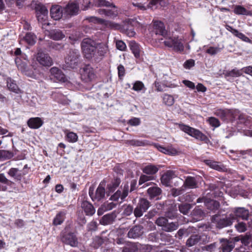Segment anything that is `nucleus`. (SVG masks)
<instances>
[{
    "mask_svg": "<svg viewBox=\"0 0 252 252\" xmlns=\"http://www.w3.org/2000/svg\"><path fill=\"white\" fill-rule=\"evenodd\" d=\"M126 143V144L134 146H144L149 144L148 141H141L137 139L127 140Z\"/></svg>",
    "mask_w": 252,
    "mask_h": 252,
    "instance_id": "nucleus-37",
    "label": "nucleus"
},
{
    "mask_svg": "<svg viewBox=\"0 0 252 252\" xmlns=\"http://www.w3.org/2000/svg\"><path fill=\"white\" fill-rule=\"evenodd\" d=\"M242 69L238 70L236 68L233 69L231 71H227L225 74V76L226 77H237L240 76L242 75Z\"/></svg>",
    "mask_w": 252,
    "mask_h": 252,
    "instance_id": "nucleus-45",
    "label": "nucleus"
},
{
    "mask_svg": "<svg viewBox=\"0 0 252 252\" xmlns=\"http://www.w3.org/2000/svg\"><path fill=\"white\" fill-rule=\"evenodd\" d=\"M81 47L85 57L89 60H93L97 58L95 55L96 43L91 38H85L81 43Z\"/></svg>",
    "mask_w": 252,
    "mask_h": 252,
    "instance_id": "nucleus-2",
    "label": "nucleus"
},
{
    "mask_svg": "<svg viewBox=\"0 0 252 252\" xmlns=\"http://www.w3.org/2000/svg\"><path fill=\"white\" fill-rule=\"evenodd\" d=\"M13 157V154L5 150H0V161L9 159Z\"/></svg>",
    "mask_w": 252,
    "mask_h": 252,
    "instance_id": "nucleus-46",
    "label": "nucleus"
},
{
    "mask_svg": "<svg viewBox=\"0 0 252 252\" xmlns=\"http://www.w3.org/2000/svg\"><path fill=\"white\" fill-rule=\"evenodd\" d=\"M220 243L221 245L220 249L222 252H230L235 247V243L232 240L222 239L220 240Z\"/></svg>",
    "mask_w": 252,
    "mask_h": 252,
    "instance_id": "nucleus-22",
    "label": "nucleus"
},
{
    "mask_svg": "<svg viewBox=\"0 0 252 252\" xmlns=\"http://www.w3.org/2000/svg\"><path fill=\"white\" fill-rule=\"evenodd\" d=\"M152 179V177L151 176H148L146 175H142L140 176L139 180V184L142 185V184H143L147 181H150Z\"/></svg>",
    "mask_w": 252,
    "mask_h": 252,
    "instance_id": "nucleus-63",
    "label": "nucleus"
},
{
    "mask_svg": "<svg viewBox=\"0 0 252 252\" xmlns=\"http://www.w3.org/2000/svg\"><path fill=\"white\" fill-rule=\"evenodd\" d=\"M143 227L141 225H135L131 228L127 233L129 238H137L141 236L143 233Z\"/></svg>",
    "mask_w": 252,
    "mask_h": 252,
    "instance_id": "nucleus-25",
    "label": "nucleus"
},
{
    "mask_svg": "<svg viewBox=\"0 0 252 252\" xmlns=\"http://www.w3.org/2000/svg\"><path fill=\"white\" fill-rule=\"evenodd\" d=\"M130 49L134 56L138 58L140 57V49L138 44L136 43H131L130 44Z\"/></svg>",
    "mask_w": 252,
    "mask_h": 252,
    "instance_id": "nucleus-48",
    "label": "nucleus"
},
{
    "mask_svg": "<svg viewBox=\"0 0 252 252\" xmlns=\"http://www.w3.org/2000/svg\"><path fill=\"white\" fill-rule=\"evenodd\" d=\"M154 30L156 34L162 35L164 37L167 35V32L165 30L164 24L160 21L154 22Z\"/></svg>",
    "mask_w": 252,
    "mask_h": 252,
    "instance_id": "nucleus-21",
    "label": "nucleus"
},
{
    "mask_svg": "<svg viewBox=\"0 0 252 252\" xmlns=\"http://www.w3.org/2000/svg\"><path fill=\"white\" fill-rule=\"evenodd\" d=\"M150 206V202L144 198L139 199L136 208L134 210V215L135 217L139 218L143 216Z\"/></svg>",
    "mask_w": 252,
    "mask_h": 252,
    "instance_id": "nucleus-7",
    "label": "nucleus"
},
{
    "mask_svg": "<svg viewBox=\"0 0 252 252\" xmlns=\"http://www.w3.org/2000/svg\"><path fill=\"white\" fill-rule=\"evenodd\" d=\"M235 227L237 230L239 232H243L247 230L246 224L243 222H239L235 225Z\"/></svg>",
    "mask_w": 252,
    "mask_h": 252,
    "instance_id": "nucleus-59",
    "label": "nucleus"
},
{
    "mask_svg": "<svg viewBox=\"0 0 252 252\" xmlns=\"http://www.w3.org/2000/svg\"><path fill=\"white\" fill-rule=\"evenodd\" d=\"M20 40L19 41L21 44L22 41H25L28 44L32 45L36 42V36L32 32L26 33L25 36H22L21 35H19Z\"/></svg>",
    "mask_w": 252,
    "mask_h": 252,
    "instance_id": "nucleus-28",
    "label": "nucleus"
},
{
    "mask_svg": "<svg viewBox=\"0 0 252 252\" xmlns=\"http://www.w3.org/2000/svg\"><path fill=\"white\" fill-rule=\"evenodd\" d=\"M182 188L184 189H195L197 188V181L195 177L188 176L184 182Z\"/></svg>",
    "mask_w": 252,
    "mask_h": 252,
    "instance_id": "nucleus-27",
    "label": "nucleus"
},
{
    "mask_svg": "<svg viewBox=\"0 0 252 252\" xmlns=\"http://www.w3.org/2000/svg\"><path fill=\"white\" fill-rule=\"evenodd\" d=\"M163 43L166 46L172 48L177 52H182L184 49V46L181 39L178 38L169 37L166 38Z\"/></svg>",
    "mask_w": 252,
    "mask_h": 252,
    "instance_id": "nucleus-8",
    "label": "nucleus"
},
{
    "mask_svg": "<svg viewBox=\"0 0 252 252\" xmlns=\"http://www.w3.org/2000/svg\"><path fill=\"white\" fill-rule=\"evenodd\" d=\"M204 162L211 168L216 170L220 171L224 169V166L222 164H219L218 162L210 159H206L204 160Z\"/></svg>",
    "mask_w": 252,
    "mask_h": 252,
    "instance_id": "nucleus-32",
    "label": "nucleus"
},
{
    "mask_svg": "<svg viewBox=\"0 0 252 252\" xmlns=\"http://www.w3.org/2000/svg\"><path fill=\"white\" fill-rule=\"evenodd\" d=\"M139 249V244L131 243L125 247V252H137Z\"/></svg>",
    "mask_w": 252,
    "mask_h": 252,
    "instance_id": "nucleus-49",
    "label": "nucleus"
},
{
    "mask_svg": "<svg viewBox=\"0 0 252 252\" xmlns=\"http://www.w3.org/2000/svg\"><path fill=\"white\" fill-rule=\"evenodd\" d=\"M51 73L59 81L65 82L66 78L64 74L57 67H52L50 69Z\"/></svg>",
    "mask_w": 252,
    "mask_h": 252,
    "instance_id": "nucleus-31",
    "label": "nucleus"
},
{
    "mask_svg": "<svg viewBox=\"0 0 252 252\" xmlns=\"http://www.w3.org/2000/svg\"><path fill=\"white\" fill-rule=\"evenodd\" d=\"M158 170V168L155 165L149 164L142 168L143 173L150 175L156 174Z\"/></svg>",
    "mask_w": 252,
    "mask_h": 252,
    "instance_id": "nucleus-33",
    "label": "nucleus"
},
{
    "mask_svg": "<svg viewBox=\"0 0 252 252\" xmlns=\"http://www.w3.org/2000/svg\"><path fill=\"white\" fill-rule=\"evenodd\" d=\"M51 38L55 40H59L63 39L65 35L59 30H56L51 31L50 33Z\"/></svg>",
    "mask_w": 252,
    "mask_h": 252,
    "instance_id": "nucleus-36",
    "label": "nucleus"
},
{
    "mask_svg": "<svg viewBox=\"0 0 252 252\" xmlns=\"http://www.w3.org/2000/svg\"><path fill=\"white\" fill-rule=\"evenodd\" d=\"M235 36L240 38L241 39H242L243 41H244L245 42L252 43V41L249 38H248L247 36H246L243 33L240 32L238 31L235 34Z\"/></svg>",
    "mask_w": 252,
    "mask_h": 252,
    "instance_id": "nucleus-61",
    "label": "nucleus"
},
{
    "mask_svg": "<svg viewBox=\"0 0 252 252\" xmlns=\"http://www.w3.org/2000/svg\"><path fill=\"white\" fill-rule=\"evenodd\" d=\"M235 219L236 218H240L244 220H248L251 215L249 211L243 207H238L234 208V210Z\"/></svg>",
    "mask_w": 252,
    "mask_h": 252,
    "instance_id": "nucleus-19",
    "label": "nucleus"
},
{
    "mask_svg": "<svg viewBox=\"0 0 252 252\" xmlns=\"http://www.w3.org/2000/svg\"><path fill=\"white\" fill-rule=\"evenodd\" d=\"M156 223L157 225L162 227V229L166 232H172L176 230L179 226L178 222H169L165 217H160L158 218Z\"/></svg>",
    "mask_w": 252,
    "mask_h": 252,
    "instance_id": "nucleus-5",
    "label": "nucleus"
},
{
    "mask_svg": "<svg viewBox=\"0 0 252 252\" xmlns=\"http://www.w3.org/2000/svg\"><path fill=\"white\" fill-rule=\"evenodd\" d=\"M139 249L141 252H150L152 249V247L149 245H141L139 244Z\"/></svg>",
    "mask_w": 252,
    "mask_h": 252,
    "instance_id": "nucleus-62",
    "label": "nucleus"
},
{
    "mask_svg": "<svg viewBox=\"0 0 252 252\" xmlns=\"http://www.w3.org/2000/svg\"><path fill=\"white\" fill-rule=\"evenodd\" d=\"M231 113V111L228 109H219L216 110L214 114L215 115L220 117L221 119L225 120L226 117Z\"/></svg>",
    "mask_w": 252,
    "mask_h": 252,
    "instance_id": "nucleus-39",
    "label": "nucleus"
},
{
    "mask_svg": "<svg viewBox=\"0 0 252 252\" xmlns=\"http://www.w3.org/2000/svg\"><path fill=\"white\" fill-rule=\"evenodd\" d=\"M177 209L175 205L171 206L166 212V216L169 219H173L177 216Z\"/></svg>",
    "mask_w": 252,
    "mask_h": 252,
    "instance_id": "nucleus-42",
    "label": "nucleus"
},
{
    "mask_svg": "<svg viewBox=\"0 0 252 252\" xmlns=\"http://www.w3.org/2000/svg\"><path fill=\"white\" fill-rule=\"evenodd\" d=\"M117 204L113 202H109L108 201L103 203L97 210V215L98 216L102 215L104 212L110 211L116 207Z\"/></svg>",
    "mask_w": 252,
    "mask_h": 252,
    "instance_id": "nucleus-23",
    "label": "nucleus"
},
{
    "mask_svg": "<svg viewBox=\"0 0 252 252\" xmlns=\"http://www.w3.org/2000/svg\"><path fill=\"white\" fill-rule=\"evenodd\" d=\"M36 60L40 64L43 66H50L53 64L52 60L50 57L42 52H38L37 54Z\"/></svg>",
    "mask_w": 252,
    "mask_h": 252,
    "instance_id": "nucleus-16",
    "label": "nucleus"
},
{
    "mask_svg": "<svg viewBox=\"0 0 252 252\" xmlns=\"http://www.w3.org/2000/svg\"><path fill=\"white\" fill-rule=\"evenodd\" d=\"M133 212L134 213L133 208L131 205L127 204L123 206V215L128 216Z\"/></svg>",
    "mask_w": 252,
    "mask_h": 252,
    "instance_id": "nucleus-53",
    "label": "nucleus"
},
{
    "mask_svg": "<svg viewBox=\"0 0 252 252\" xmlns=\"http://www.w3.org/2000/svg\"><path fill=\"white\" fill-rule=\"evenodd\" d=\"M142 24L139 23L135 19H129L127 21H126L121 28V32L126 33L129 37H133L135 34L133 27L140 26H142Z\"/></svg>",
    "mask_w": 252,
    "mask_h": 252,
    "instance_id": "nucleus-6",
    "label": "nucleus"
},
{
    "mask_svg": "<svg viewBox=\"0 0 252 252\" xmlns=\"http://www.w3.org/2000/svg\"><path fill=\"white\" fill-rule=\"evenodd\" d=\"M220 48L219 47H210L206 50V53L210 55L213 56L220 52Z\"/></svg>",
    "mask_w": 252,
    "mask_h": 252,
    "instance_id": "nucleus-57",
    "label": "nucleus"
},
{
    "mask_svg": "<svg viewBox=\"0 0 252 252\" xmlns=\"http://www.w3.org/2000/svg\"><path fill=\"white\" fill-rule=\"evenodd\" d=\"M206 206L211 210H215L219 209L220 207L219 202L214 200H210L206 203Z\"/></svg>",
    "mask_w": 252,
    "mask_h": 252,
    "instance_id": "nucleus-43",
    "label": "nucleus"
},
{
    "mask_svg": "<svg viewBox=\"0 0 252 252\" xmlns=\"http://www.w3.org/2000/svg\"><path fill=\"white\" fill-rule=\"evenodd\" d=\"M64 9V18H67L71 16L76 15L79 11V6L76 3H68Z\"/></svg>",
    "mask_w": 252,
    "mask_h": 252,
    "instance_id": "nucleus-14",
    "label": "nucleus"
},
{
    "mask_svg": "<svg viewBox=\"0 0 252 252\" xmlns=\"http://www.w3.org/2000/svg\"><path fill=\"white\" fill-rule=\"evenodd\" d=\"M66 138L68 142L74 143L77 141L78 136L74 132H68L66 134Z\"/></svg>",
    "mask_w": 252,
    "mask_h": 252,
    "instance_id": "nucleus-52",
    "label": "nucleus"
},
{
    "mask_svg": "<svg viewBox=\"0 0 252 252\" xmlns=\"http://www.w3.org/2000/svg\"><path fill=\"white\" fill-rule=\"evenodd\" d=\"M208 121L210 125L217 127L220 126V123L219 120L215 117L209 118Z\"/></svg>",
    "mask_w": 252,
    "mask_h": 252,
    "instance_id": "nucleus-60",
    "label": "nucleus"
},
{
    "mask_svg": "<svg viewBox=\"0 0 252 252\" xmlns=\"http://www.w3.org/2000/svg\"><path fill=\"white\" fill-rule=\"evenodd\" d=\"M91 21L96 23L104 24L108 28L114 30H121L122 27L119 24L111 21H106L102 19L98 18L96 17H92Z\"/></svg>",
    "mask_w": 252,
    "mask_h": 252,
    "instance_id": "nucleus-17",
    "label": "nucleus"
},
{
    "mask_svg": "<svg viewBox=\"0 0 252 252\" xmlns=\"http://www.w3.org/2000/svg\"><path fill=\"white\" fill-rule=\"evenodd\" d=\"M96 77L94 68L90 65H85L81 71V77L85 82H90L93 81Z\"/></svg>",
    "mask_w": 252,
    "mask_h": 252,
    "instance_id": "nucleus-9",
    "label": "nucleus"
},
{
    "mask_svg": "<svg viewBox=\"0 0 252 252\" xmlns=\"http://www.w3.org/2000/svg\"><path fill=\"white\" fill-rule=\"evenodd\" d=\"M47 15L48 13H43L36 15L38 21L40 22L43 25H49V23L47 21Z\"/></svg>",
    "mask_w": 252,
    "mask_h": 252,
    "instance_id": "nucleus-54",
    "label": "nucleus"
},
{
    "mask_svg": "<svg viewBox=\"0 0 252 252\" xmlns=\"http://www.w3.org/2000/svg\"><path fill=\"white\" fill-rule=\"evenodd\" d=\"M179 128L189 135L201 141L207 142L208 140L207 136L199 130L183 124H177Z\"/></svg>",
    "mask_w": 252,
    "mask_h": 252,
    "instance_id": "nucleus-4",
    "label": "nucleus"
},
{
    "mask_svg": "<svg viewBox=\"0 0 252 252\" xmlns=\"http://www.w3.org/2000/svg\"><path fill=\"white\" fill-rule=\"evenodd\" d=\"M177 176L176 171L167 170L162 175L160 178L161 182L166 187L170 186L171 180L177 178Z\"/></svg>",
    "mask_w": 252,
    "mask_h": 252,
    "instance_id": "nucleus-13",
    "label": "nucleus"
},
{
    "mask_svg": "<svg viewBox=\"0 0 252 252\" xmlns=\"http://www.w3.org/2000/svg\"><path fill=\"white\" fill-rule=\"evenodd\" d=\"M163 0H151L147 6L148 8L152 9L156 8L157 7V5L158 3L161 6H163L165 5Z\"/></svg>",
    "mask_w": 252,
    "mask_h": 252,
    "instance_id": "nucleus-50",
    "label": "nucleus"
},
{
    "mask_svg": "<svg viewBox=\"0 0 252 252\" xmlns=\"http://www.w3.org/2000/svg\"><path fill=\"white\" fill-rule=\"evenodd\" d=\"M121 182V181L120 178H115L110 184L108 185L107 188L109 191L110 192H113L119 187Z\"/></svg>",
    "mask_w": 252,
    "mask_h": 252,
    "instance_id": "nucleus-40",
    "label": "nucleus"
},
{
    "mask_svg": "<svg viewBox=\"0 0 252 252\" xmlns=\"http://www.w3.org/2000/svg\"><path fill=\"white\" fill-rule=\"evenodd\" d=\"M50 15L52 18L55 20H58L62 17H64L63 8L58 5L52 6L50 9Z\"/></svg>",
    "mask_w": 252,
    "mask_h": 252,
    "instance_id": "nucleus-18",
    "label": "nucleus"
},
{
    "mask_svg": "<svg viewBox=\"0 0 252 252\" xmlns=\"http://www.w3.org/2000/svg\"><path fill=\"white\" fill-rule=\"evenodd\" d=\"M77 4L83 10H86L91 5V0H77Z\"/></svg>",
    "mask_w": 252,
    "mask_h": 252,
    "instance_id": "nucleus-41",
    "label": "nucleus"
},
{
    "mask_svg": "<svg viewBox=\"0 0 252 252\" xmlns=\"http://www.w3.org/2000/svg\"><path fill=\"white\" fill-rule=\"evenodd\" d=\"M137 181L136 180H132L130 183V192L133 191L136 189ZM129 192V186L127 183L124 184L123 186L118 189L110 198V200L114 201H118L121 200L123 202L126 197L128 195Z\"/></svg>",
    "mask_w": 252,
    "mask_h": 252,
    "instance_id": "nucleus-1",
    "label": "nucleus"
},
{
    "mask_svg": "<svg viewBox=\"0 0 252 252\" xmlns=\"http://www.w3.org/2000/svg\"><path fill=\"white\" fill-rule=\"evenodd\" d=\"M204 237L207 238V237L205 235L202 236L195 234L191 235L187 241L186 244L189 247L194 246L199 243L200 241H204Z\"/></svg>",
    "mask_w": 252,
    "mask_h": 252,
    "instance_id": "nucleus-26",
    "label": "nucleus"
},
{
    "mask_svg": "<svg viewBox=\"0 0 252 252\" xmlns=\"http://www.w3.org/2000/svg\"><path fill=\"white\" fill-rule=\"evenodd\" d=\"M95 6L99 7V6H110L111 4L110 3L109 1H106V0H96L94 1V3ZM112 5H113L112 4Z\"/></svg>",
    "mask_w": 252,
    "mask_h": 252,
    "instance_id": "nucleus-58",
    "label": "nucleus"
},
{
    "mask_svg": "<svg viewBox=\"0 0 252 252\" xmlns=\"http://www.w3.org/2000/svg\"><path fill=\"white\" fill-rule=\"evenodd\" d=\"M61 237V240L63 243L73 247L77 246V238L73 233L63 232Z\"/></svg>",
    "mask_w": 252,
    "mask_h": 252,
    "instance_id": "nucleus-11",
    "label": "nucleus"
},
{
    "mask_svg": "<svg viewBox=\"0 0 252 252\" xmlns=\"http://www.w3.org/2000/svg\"><path fill=\"white\" fill-rule=\"evenodd\" d=\"M64 220V215L63 213H58L55 218L53 223L56 225H60Z\"/></svg>",
    "mask_w": 252,
    "mask_h": 252,
    "instance_id": "nucleus-55",
    "label": "nucleus"
},
{
    "mask_svg": "<svg viewBox=\"0 0 252 252\" xmlns=\"http://www.w3.org/2000/svg\"><path fill=\"white\" fill-rule=\"evenodd\" d=\"M81 207L88 216H92L95 213V210L94 207L91 203L87 201L82 202Z\"/></svg>",
    "mask_w": 252,
    "mask_h": 252,
    "instance_id": "nucleus-30",
    "label": "nucleus"
},
{
    "mask_svg": "<svg viewBox=\"0 0 252 252\" xmlns=\"http://www.w3.org/2000/svg\"><path fill=\"white\" fill-rule=\"evenodd\" d=\"M108 50V46L106 43H96L95 55L97 58H94V61L97 62L101 60L105 54L107 52Z\"/></svg>",
    "mask_w": 252,
    "mask_h": 252,
    "instance_id": "nucleus-15",
    "label": "nucleus"
},
{
    "mask_svg": "<svg viewBox=\"0 0 252 252\" xmlns=\"http://www.w3.org/2000/svg\"><path fill=\"white\" fill-rule=\"evenodd\" d=\"M234 12L239 15H252L251 12L247 10L245 8L240 5H237L235 7Z\"/></svg>",
    "mask_w": 252,
    "mask_h": 252,
    "instance_id": "nucleus-38",
    "label": "nucleus"
},
{
    "mask_svg": "<svg viewBox=\"0 0 252 252\" xmlns=\"http://www.w3.org/2000/svg\"><path fill=\"white\" fill-rule=\"evenodd\" d=\"M24 61L22 62L21 63L18 64V67L22 72L24 73L28 76L31 77L33 78H35V75L33 73L32 70H30L27 66V61L26 58L24 57Z\"/></svg>",
    "mask_w": 252,
    "mask_h": 252,
    "instance_id": "nucleus-24",
    "label": "nucleus"
},
{
    "mask_svg": "<svg viewBox=\"0 0 252 252\" xmlns=\"http://www.w3.org/2000/svg\"><path fill=\"white\" fill-rule=\"evenodd\" d=\"M28 126L33 129L39 128L43 124V121L40 118L35 117L30 118L27 122Z\"/></svg>",
    "mask_w": 252,
    "mask_h": 252,
    "instance_id": "nucleus-29",
    "label": "nucleus"
},
{
    "mask_svg": "<svg viewBox=\"0 0 252 252\" xmlns=\"http://www.w3.org/2000/svg\"><path fill=\"white\" fill-rule=\"evenodd\" d=\"M147 192L150 197L153 198L160 195L161 193V189L158 187L153 186L148 189Z\"/></svg>",
    "mask_w": 252,
    "mask_h": 252,
    "instance_id": "nucleus-35",
    "label": "nucleus"
},
{
    "mask_svg": "<svg viewBox=\"0 0 252 252\" xmlns=\"http://www.w3.org/2000/svg\"><path fill=\"white\" fill-rule=\"evenodd\" d=\"M191 208V206L189 204H183L179 206V210L180 212L184 215L188 214Z\"/></svg>",
    "mask_w": 252,
    "mask_h": 252,
    "instance_id": "nucleus-51",
    "label": "nucleus"
},
{
    "mask_svg": "<svg viewBox=\"0 0 252 252\" xmlns=\"http://www.w3.org/2000/svg\"><path fill=\"white\" fill-rule=\"evenodd\" d=\"M163 101L166 105L171 106L174 103V99L172 95L164 94L163 96Z\"/></svg>",
    "mask_w": 252,
    "mask_h": 252,
    "instance_id": "nucleus-47",
    "label": "nucleus"
},
{
    "mask_svg": "<svg viewBox=\"0 0 252 252\" xmlns=\"http://www.w3.org/2000/svg\"><path fill=\"white\" fill-rule=\"evenodd\" d=\"M80 54L78 50L70 49L65 57V63L67 67L76 68L80 63Z\"/></svg>",
    "mask_w": 252,
    "mask_h": 252,
    "instance_id": "nucleus-3",
    "label": "nucleus"
},
{
    "mask_svg": "<svg viewBox=\"0 0 252 252\" xmlns=\"http://www.w3.org/2000/svg\"><path fill=\"white\" fill-rule=\"evenodd\" d=\"M36 15L43 13H48V10L46 6L41 3L36 4L35 6Z\"/></svg>",
    "mask_w": 252,
    "mask_h": 252,
    "instance_id": "nucleus-44",
    "label": "nucleus"
},
{
    "mask_svg": "<svg viewBox=\"0 0 252 252\" xmlns=\"http://www.w3.org/2000/svg\"><path fill=\"white\" fill-rule=\"evenodd\" d=\"M156 148L160 152L168 155H175L177 154V151L173 148H167L159 145H155Z\"/></svg>",
    "mask_w": 252,
    "mask_h": 252,
    "instance_id": "nucleus-34",
    "label": "nucleus"
},
{
    "mask_svg": "<svg viewBox=\"0 0 252 252\" xmlns=\"http://www.w3.org/2000/svg\"><path fill=\"white\" fill-rule=\"evenodd\" d=\"M145 89L144 84L140 81H136L132 87V90L136 92H139Z\"/></svg>",
    "mask_w": 252,
    "mask_h": 252,
    "instance_id": "nucleus-56",
    "label": "nucleus"
},
{
    "mask_svg": "<svg viewBox=\"0 0 252 252\" xmlns=\"http://www.w3.org/2000/svg\"><path fill=\"white\" fill-rule=\"evenodd\" d=\"M105 183L101 182L97 187L94 194H93V192L91 190V189H90L89 195L94 201H99L105 197Z\"/></svg>",
    "mask_w": 252,
    "mask_h": 252,
    "instance_id": "nucleus-10",
    "label": "nucleus"
},
{
    "mask_svg": "<svg viewBox=\"0 0 252 252\" xmlns=\"http://www.w3.org/2000/svg\"><path fill=\"white\" fill-rule=\"evenodd\" d=\"M218 216L215 215L213 216V219L217 222V226L219 228H221L232 224L233 220H235V217L233 214H230L229 217H224L218 220Z\"/></svg>",
    "mask_w": 252,
    "mask_h": 252,
    "instance_id": "nucleus-12",
    "label": "nucleus"
},
{
    "mask_svg": "<svg viewBox=\"0 0 252 252\" xmlns=\"http://www.w3.org/2000/svg\"><path fill=\"white\" fill-rule=\"evenodd\" d=\"M117 217L115 211L104 215L100 220L99 223L103 225H109L113 223Z\"/></svg>",
    "mask_w": 252,
    "mask_h": 252,
    "instance_id": "nucleus-20",
    "label": "nucleus"
},
{
    "mask_svg": "<svg viewBox=\"0 0 252 252\" xmlns=\"http://www.w3.org/2000/svg\"><path fill=\"white\" fill-rule=\"evenodd\" d=\"M192 213L194 216H197V217H198L200 218L202 217L204 214L203 211L201 209H200L198 207L195 208L193 210Z\"/></svg>",
    "mask_w": 252,
    "mask_h": 252,
    "instance_id": "nucleus-64",
    "label": "nucleus"
}]
</instances>
